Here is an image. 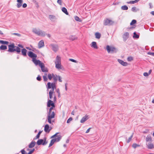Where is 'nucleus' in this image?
<instances>
[{
  "label": "nucleus",
  "instance_id": "obj_1",
  "mask_svg": "<svg viewBox=\"0 0 154 154\" xmlns=\"http://www.w3.org/2000/svg\"><path fill=\"white\" fill-rule=\"evenodd\" d=\"M53 100H49L47 102V106L48 107H50L49 109V112L48 113V116L47 117V119L48 122L49 123L52 124L55 121V113L54 111H52V110L55 108V106Z\"/></svg>",
  "mask_w": 154,
  "mask_h": 154
},
{
  "label": "nucleus",
  "instance_id": "obj_2",
  "mask_svg": "<svg viewBox=\"0 0 154 154\" xmlns=\"http://www.w3.org/2000/svg\"><path fill=\"white\" fill-rule=\"evenodd\" d=\"M61 137L60 133H57L54 135L52 136L51 137V138H53V139L51 140V142L49 146V147H50L53 145L55 142H58L61 139Z\"/></svg>",
  "mask_w": 154,
  "mask_h": 154
},
{
  "label": "nucleus",
  "instance_id": "obj_3",
  "mask_svg": "<svg viewBox=\"0 0 154 154\" xmlns=\"http://www.w3.org/2000/svg\"><path fill=\"white\" fill-rule=\"evenodd\" d=\"M8 48V51L9 52H13L15 51L19 53L21 51L19 47L15 46L14 43L9 45Z\"/></svg>",
  "mask_w": 154,
  "mask_h": 154
},
{
  "label": "nucleus",
  "instance_id": "obj_4",
  "mask_svg": "<svg viewBox=\"0 0 154 154\" xmlns=\"http://www.w3.org/2000/svg\"><path fill=\"white\" fill-rule=\"evenodd\" d=\"M33 32L38 35L44 36L45 35V32L40 29H37L36 28H33L32 29Z\"/></svg>",
  "mask_w": 154,
  "mask_h": 154
},
{
  "label": "nucleus",
  "instance_id": "obj_5",
  "mask_svg": "<svg viewBox=\"0 0 154 154\" xmlns=\"http://www.w3.org/2000/svg\"><path fill=\"white\" fill-rule=\"evenodd\" d=\"M49 96L50 100H53L54 102L56 101V97L53 90H50L49 92Z\"/></svg>",
  "mask_w": 154,
  "mask_h": 154
},
{
  "label": "nucleus",
  "instance_id": "obj_6",
  "mask_svg": "<svg viewBox=\"0 0 154 154\" xmlns=\"http://www.w3.org/2000/svg\"><path fill=\"white\" fill-rule=\"evenodd\" d=\"M114 23V21L108 19H105L103 22V24L105 26H110L112 25Z\"/></svg>",
  "mask_w": 154,
  "mask_h": 154
},
{
  "label": "nucleus",
  "instance_id": "obj_7",
  "mask_svg": "<svg viewBox=\"0 0 154 154\" xmlns=\"http://www.w3.org/2000/svg\"><path fill=\"white\" fill-rule=\"evenodd\" d=\"M106 49L108 53H109L110 52H116V48H115L108 45L106 46Z\"/></svg>",
  "mask_w": 154,
  "mask_h": 154
},
{
  "label": "nucleus",
  "instance_id": "obj_8",
  "mask_svg": "<svg viewBox=\"0 0 154 154\" xmlns=\"http://www.w3.org/2000/svg\"><path fill=\"white\" fill-rule=\"evenodd\" d=\"M48 143L47 141H46V139H39L38 140L37 142V143L38 145H46Z\"/></svg>",
  "mask_w": 154,
  "mask_h": 154
},
{
  "label": "nucleus",
  "instance_id": "obj_9",
  "mask_svg": "<svg viewBox=\"0 0 154 154\" xmlns=\"http://www.w3.org/2000/svg\"><path fill=\"white\" fill-rule=\"evenodd\" d=\"M47 88L48 89H50L51 88L52 89L51 90H53V91H54V89L56 88L55 84L54 83H51L50 82H48L47 83Z\"/></svg>",
  "mask_w": 154,
  "mask_h": 154
},
{
  "label": "nucleus",
  "instance_id": "obj_10",
  "mask_svg": "<svg viewBox=\"0 0 154 154\" xmlns=\"http://www.w3.org/2000/svg\"><path fill=\"white\" fill-rule=\"evenodd\" d=\"M28 56L31 58H32V59L36 58L37 56L32 51H29L28 53Z\"/></svg>",
  "mask_w": 154,
  "mask_h": 154
},
{
  "label": "nucleus",
  "instance_id": "obj_11",
  "mask_svg": "<svg viewBox=\"0 0 154 154\" xmlns=\"http://www.w3.org/2000/svg\"><path fill=\"white\" fill-rule=\"evenodd\" d=\"M51 129L52 128L50 127L48 124L46 125L45 126L44 131L46 132L49 133Z\"/></svg>",
  "mask_w": 154,
  "mask_h": 154
},
{
  "label": "nucleus",
  "instance_id": "obj_12",
  "mask_svg": "<svg viewBox=\"0 0 154 154\" xmlns=\"http://www.w3.org/2000/svg\"><path fill=\"white\" fill-rule=\"evenodd\" d=\"M89 118V117L88 115H85L84 116L82 117V119L80 121V122L81 123H83L87 120H88Z\"/></svg>",
  "mask_w": 154,
  "mask_h": 154
},
{
  "label": "nucleus",
  "instance_id": "obj_13",
  "mask_svg": "<svg viewBox=\"0 0 154 154\" xmlns=\"http://www.w3.org/2000/svg\"><path fill=\"white\" fill-rule=\"evenodd\" d=\"M41 69V70L43 72H48V69L47 68L45 67L44 64L43 63L40 66Z\"/></svg>",
  "mask_w": 154,
  "mask_h": 154
},
{
  "label": "nucleus",
  "instance_id": "obj_14",
  "mask_svg": "<svg viewBox=\"0 0 154 154\" xmlns=\"http://www.w3.org/2000/svg\"><path fill=\"white\" fill-rule=\"evenodd\" d=\"M32 61L35 65H38L39 66H41L42 64L43 63H42L39 60H36V58L33 59Z\"/></svg>",
  "mask_w": 154,
  "mask_h": 154
},
{
  "label": "nucleus",
  "instance_id": "obj_15",
  "mask_svg": "<svg viewBox=\"0 0 154 154\" xmlns=\"http://www.w3.org/2000/svg\"><path fill=\"white\" fill-rule=\"evenodd\" d=\"M118 61L120 64H121L123 66H126L128 65V63L126 62H124V61L118 59Z\"/></svg>",
  "mask_w": 154,
  "mask_h": 154
},
{
  "label": "nucleus",
  "instance_id": "obj_16",
  "mask_svg": "<svg viewBox=\"0 0 154 154\" xmlns=\"http://www.w3.org/2000/svg\"><path fill=\"white\" fill-rule=\"evenodd\" d=\"M147 148L149 149H152L154 148V145L152 143H146Z\"/></svg>",
  "mask_w": 154,
  "mask_h": 154
},
{
  "label": "nucleus",
  "instance_id": "obj_17",
  "mask_svg": "<svg viewBox=\"0 0 154 154\" xmlns=\"http://www.w3.org/2000/svg\"><path fill=\"white\" fill-rule=\"evenodd\" d=\"M17 7L18 8H20L21 7L23 3L22 0H17Z\"/></svg>",
  "mask_w": 154,
  "mask_h": 154
},
{
  "label": "nucleus",
  "instance_id": "obj_18",
  "mask_svg": "<svg viewBox=\"0 0 154 154\" xmlns=\"http://www.w3.org/2000/svg\"><path fill=\"white\" fill-rule=\"evenodd\" d=\"M44 46V41L43 40L40 41L38 43V48H40Z\"/></svg>",
  "mask_w": 154,
  "mask_h": 154
},
{
  "label": "nucleus",
  "instance_id": "obj_19",
  "mask_svg": "<svg viewBox=\"0 0 154 154\" xmlns=\"http://www.w3.org/2000/svg\"><path fill=\"white\" fill-rule=\"evenodd\" d=\"M55 64L61 63V58L58 56H57L55 61Z\"/></svg>",
  "mask_w": 154,
  "mask_h": 154
},
{
  "label": "nucleus",
  "instance_id": "obj_20",
  "mask_svg": "<svg viewBox=\"0 0 154 154\" xmlns=\"http://www.w3.org/2000/svg\"><path fill=\"white\" fill-rule=\"evenodd\" d=\"M129 35V33L126 32L125 33L123 36V38L124 41H126L128 38Z\"/></svg>",
  "mask_w": 154,
  "mask_h": 154
},
{
  "label": "nucleus",
  "instance_id": "obj_21",
  "mask_svg": "<svg viewBox=\"0 0 154 154\" xmlns=\"http://www.w3.org/2000/svg\"><path fill=\"white\" fill-rule=\"evenodd\" d=\"M35 144V142L34 140H32L29 145V148H32L34 147Z\"/></svg>",
  "mask_w": 154,
  "mask_h": 154
},
{
  "label": "nucleus",
  "instance_id": "obj_22",
  "mask_svg": "<svg viewBox=\"0 0 154 154\" xmlns=\"http://www.w3.org/2000/svg\"><path fill=\"white\" fill-rule=\"evenodd\" d=\"M91 47L94 48L95 49H97L98 47L97 45V44L96 42H93L91 43Z\"/></svg>",
  "mask_w": 154,
  "mask_h": 154
},
{
  "label": "nucleus",
  "instance_id": "obj_23",
  "mask_svg": "<svg viewBox=\"0 0 154 154\" xmlns=\"http://www.w3.org/2000/svg\"><path fill=\"white\" fill-rule=\"evenodd\" d=\"M95 36L96 38L98 39H99L100 38L101 36V34L99 32H97L95 33Z\"/></svg>",
  "mask_w": 154,
  "mask_h": 154
},
{
  "label": "nucleus",
  "instance_id": "obj_24",
  "mask_svg": "<svg viewBox=\"0 0 154 154\" xmlns=\"http://www.w3.org/2000/svg\"><path fill=\"white\" fill-rule=\"evenodd\" d=\"M52 48L53 50L55 51H57L58 50V46L56 45H52Z\"/></svg>",
  "mask_w": 154,
  "mask_h": 154
},
{
  "label": "nucleus",
  "instance_id": "obj_25",
  "mask_svg": "<svg viewBox=\"0 0 154 154\" xmlns=\"http://www.w3.org/2000/svg\"><path fill=\"white\" fill-rule=\"evenodd\" d=\"M27 51L25 49H23L21 50V53L24 56H26V52Z\"/></svg>",
  "mask_w": 154,
  "mask_h": 154
},
{
  "label": "nucleus",
  "instance_id": "obj_26",
  "mask_svg": "<svg viewBox=\"0 0 154 154\" xmlns=\"http://www.w3.org/2000/svg\"><path fill=\"white\" fill-rule=\"evenodd\" d=\"M77 38H78L75 36L71 35L69 37V39L72 41L76 40Z\"/></svg>",
  "mask_w": 154,
  "mask_h": 154
},
{
  "label": "nucleus",
  "instance_id": "obj_27",
  "mask_svg": "<svg viewBox=\"0 0 154 154\" xmlns=\"http://www.w3.org/2000/svg\"><path fill=\"white\" fill-rule=\"evenodd\" d=\"M146 140L147 142L151 141H152V139L151 137L149 135H148L146 138Z\"/></svg>",
  "mask_w": 154,
  "mask_h": 154
},
{
  "label": "nucleus",
  "instance_id": "obj_28",
  "mask_svg": "<svg viewBox=\"0 0 154 154\" xmlns=\"http://www.w3.org/2000/svg\"><path fill=\"white\" fill-rule=\"evenodd\" d=\"M55 67L57 69H62L61 63L55 64Z\"/></svg>",
  "mask_w": 154,
  "mask_h": 154
},
{
  "label": "nucleus",
  "instance_id": "obj_29",
  "mask_svg": "<svg viewBox=\"0 0 154 154\" xmlns=\"http://www.w3.org/2000/svg\"><path fill=\"white\" fill-rule=\"evenodd\" d=\"M139 10V9L137 8L136 7H133L131 8L132 11L134 12H136Z\"/></svg>",
  "mask_w": 154,
  "mask_h": 154
},
{
  "label": "nucleus",
  "instance_id": "obj_30",
  "mask_svg": "<svg viewBox=\"0 0 154 154\" xmlns=\"http://www.w3.org/2000/svg\"><path fill=\"white\" fill-rule=\"evenodd\" d=\"M140 0H135L134 1H130L129 2H127L128 4H134L135 3L137 2Z\"/></svg>",
  "mask_w": 154,
  "mask_h": 154
},
{
  "label": "nucleus",
  "instance_id": "obj_31",
  "mask_svg": "<svg viewBox=\"0 0 154 154\" xmlns=\"http://www.w3.org/2000/svg\"><path fill=\"white\" fill-rule=\"evenodd\" d=\"M74 18L75 20L79 22H82V20L81 19L79 18V17L77 16H75L74 17Z\"/></svg>",
  "mask_w": 154,
  "mask_h": 154
},
{
  "label": "nucleus",
  "instance_id": "obj_32",
  "mask_svg": "<svg viewBox=\"0 0 154 154\" xmlns=\"http://www.w3.org/2000/svg\"><path fill=\"white\" fill-rule=\"evenodd\" d=\"M42 132V131H39L38 132V134H37V135L35 137V138H34L33 139L35 140L36 139H38L40 137V135Z\"/></svg>",
  "mask_w": 154,
  "mask_h": 154
},
{
  "label": "nucleus",
  "instance_id": "obj_33",
  "mask_svg": "<svg viewBox=\"0 0 154 154\" xmlns=\"http://www.w3.org/2000/svg\"><path fill=\"white\" fill-rule=\"evenodd\" d=\"M7 49V47L6 46L4 45H2L0 47V49L1 50H5Z\"/></svg>",
  "mask_w": 154,
  "mask_h": 154
},
{
  "label": "nucleus",
  "instance_id": "obj_34",
  "mask_svg": "<svg viewBox=\"0 0 154 154\" xmlns=\"http://www.w3.org/2000/svg\"><path fill=\"white\" fill-rule=\"evenodd\" d=\"M62 11L64 13H65L66 14V15H67V10L66 8H65L64 7L62 8Z\"/></svg>",
  "mask_w": 154,
  "mask_h": 154
},
{
  "label": "nucleus",
  "instance_id": "obj_35",
  "mask_svg": "<svg viewBox=\"0 0 154 154\" xmlns=\"http://www.w3.org/2000/svg\"><path fill=\"white\" fill-rule=\"evenodd\" d=\"M140 146V145L137 144L136 143H133L132 145V147L134 149H135L136 148Z\"/></svg>",
  "mask_w": 154,
  "mask_h": 154
},
{
  "label": "nucleus",
  "instance_id": "obj_36",
  "mask_svg": "<svg viewBox=\"0 0 154 154\" xmlns=\"http://www.w3.org/2000/svg\"><path fill=\"white\" fill-rule=\"evenodd\" d=\"M121 9L123 10H127L128 9V8L126 5H124L122 6Z\"/></svg>",
  "mask_w": 154,
  "mask_h": 154
},
{
  "label": "nucleus",
  "instance_id": "obj_37",
  "mask_svg": "<svg viewBox=\"0 0 154 154\" xmlns=\"http://www.w3.org/2000/svg\"><path fill=\"white\" fill-rule=\"evenodd\" d=\"M0 43L2 44H8L9 42L7 41H5L3 40H0Z\"/></svg>",
  "mask_w": 154,
  "mask_h": 154
},
{
  "label": "nucleus",
  "instance_id": "obj_38",
  "mask_svg": "<svg viewBox=\"0 0 154 154\" xmlns=\"http://www.w3.org/2000/svg\"><path fill=\"white\" fill-rule=\"evenodd\" d=\"M58 76L57 75H54V74H53V79L55 81H56L57 80V78H58Z\"/></svg>",
  "mask_w": 154,
  "mask_h": 154
},
{
  "label": "nucleus",
  "instance_id": "obj_39",
  "mask_svg": "<svg viewBox=\"0 0 154 154\" xmlns=\"http://www.w3.org/2000/svg\"><path fill=\"white\" fill-rule=\"evenodd\" d=\"M47 74L45 73V75L43 76V78L44 80L45 81H47L48 79L47 77Z\"/></svg>",
  "mask_w": 154,
  "mask_h": 154
},
{
  "label": "nucleus",
  "instance_id": "obj_40",
  "mask_svg": "<svg viewBox=\"0 0 154 154\" xmlns=\"http://www.w3.org/2000/svg\"><path fill=\"white\" fill-rule=\"evenodd\" d=\"M134 38H139V35L136 34L135 32L134 33V35L133 36Z\"/></svg>",
  "mask_w": 154,
  "mask_h": 154
},
{
  "label": "nucleus",
  "instance_id": "obj_41",
  "mask_svg": "<svg viewBox=\"0 0 154 154\" xmlns=\"http://www.w3.org/2000/svg\"><path fill=\"white\" fill-rule=\"evenodd\" d=\"M53 74H48V77L50 80H51L53 77Z\"/></svg>",
  "mask_w": 154,
  "mask_h": 154
},
{
  "label": "nucleus",
  "instance_id": "obj_42",
  "mask_svg": "<svg viewBox=\"0 0 154 154\" xmlns=\"http://www.w3.org/2000/svg\"><path fill=\"white\" fill-rule=\"evenodd\" d=\"M133 133L132 134V135L130 136V137L128 138V140H127V143H129L131 140V139L133 136Z\"/></svg>",
  "mask_w": 154,
  "mask_h": 154
},
{
  "label": "nucleus",
  "instance_id": "obj_43",
  "mask_svg": "<svg viewBox=\"0 0 154 154\" xmlns=\"http://www.w3.org/2000/svg\"><path fill=\"white\" fill-rule=\"evenodd\" d=\"M136 23V20H133L130 23L131 25H133V24Z\"/></svg>",
  "mask_w": 154,
  "mask_h": 154
},
{
  "label": "nucleus",
  "instance_id": "obj_44",
  "mask_svg": "<svg viewBox=\"0 0 154 154\" xmlns=\"http://www.w3.org/2000/svg\"><path fill=\"white\" fill-rule=\"evenodd\" d=\"M69 60L70 61H72V62H74V63H77L78 62L76 60H74L73 59H69Z\"/></svg>",
  "mask_w": 154,
  "mask_h": 154
},
{
  "label": "nucleus",
  "instance_id": "obj_45",
  "mask_svg": "<svg viewBox=\"0 0 154 154\" xmlns=\"http://www.w3.org/2000/svg\"><path fill=\"white\" fill-rule=\"evenodd\" d=\"M129 61H131L133 60V58L132 57H128L127 59Z\"/></svg>",
  "mask_w": 154,
  "mask_h": 154
},
{
  "label": "nucleus",
  "instance_id": "obj_46",
  "mask_svg": "<svg viewBox=\"0 0 154 154\" xmlns=\"http://www.w3.org/2000/svg\"><path fill=\"white\" fill-rule=\"evenodd\" d=\"M35 149H32L28 153H26V154H32L34 151Z\"/></svg>",
  "mask_w": 154,
  "mask_h": 154
},
{
  "label": "nucleus",
  "instance_id": "obj_47",
  "mask_svg": "<svg viewBox=\"0 0 154 154\" xmlns=\"http://www.w3.org/2000/svg\"><path fill=\"white\" fill-rule=\"evenodd\" d=\"M36 79L38 81H40L41 79V78L40 75H38V77H37Z\"/></svg>",
  "mask_w": 154,
  "mask_h": 154
},
{
  "label": "nucleus",
  "instance_id": "obj_48",
  "mask_svg": "<svg viewBox=\"0 0 154 154\" xmlns=\"http://www.w3.org/2000/svg\"><path fill=\"white\" fill-rule=\"evenodd\" d=\"M149 74L147 72H144L143 73V75L145 76H147L149 75Z\"/></svg>",
  "mask_w": 154,
  "mask_h": 154
},
{
  "label": "nucleus",
  "instance_id": "obj_49",
  "mask_svg": "<svg viewBox=\"0 0 154 154\" xmlns=\"http://www.w3.org/2000/svg\"><path fill=\"white\" fill-rule=\"evenodd\" d=\"M147 54L154 56V53L149 52L147 53Z\"/></svg>",
  "mask_w": 154,
  "mask_h": 154
},
{
  "label": "nucleus",
  "instance_id": "obj_50",
  "mask_svg": "<svg viewBox=\"0 0 154 154\" xmlns=\"http://www.w3.org/2000/svg\"><path fill=\"white\" fill-rule=\"evenodd\" d=\"M21 152L22 154H25L26 153V152L24 149H22Z\"/></svg>",
  "mask_w": 154,
  "mask_h": 154
},
{
  "label": "nucleus",
  "instance_id": "obj_51",
  "mask_svg": "<svg viewBox=\"0 0 154 154\" xmlns=\"http://www.w3.org/2000/svg\"><path fill=\"white\" fill-rule=\"evenodd\" d=\"M62 0H57V2L60 5H61Z\"/></svg>",
  "mask_w": 154,
  "mask_h": 154
},
{
  "label": "nucleus",
  "instance_id": "obj_52",
  "mask_svg": "<svg viewBox=\"0 0 154 154\" xmlns=\"http://www.w3.org/2000/svg\"><path fill=\"white\" fill-rule=\"evenodd\" d=\"M49 17L51 19H53L55 18V16L53 15H50L49 16Z\"/></svg>",
  "mask_w": 154,
  "mask_h": 154
},
{
  "label": "nucleus",
  "instance_id": "obj_53",
  "mask_svg": "<svg viewBox=\"0 0 154 154\" xmlns=\"http://www.w3.org/2000/svg\"><path fill=\"white\" fill-rule=\"evenodd\" d=\"M72 117L69 118V119H68V123L69 122L72 121Z\"/></svg>",
  "mask_w": 154,
  "mask_h": 154
},
{
  "label": "nucleus",
  "instance_id": "obj_54",
  "mask_svg": "<svg viewBox=\"0 0 154 154\" xmlns=\"http://www.w3.org/2000/svg\"><path fill=\"white\" fill-rule=\"evenodd\" d=\"M13 34L17 35L18 36H21V35L20 34L17 33H13Z\"/></svg>",
  "mask_w": 154,
  "mask_h": 154
},
{
  "label": "nucleus",
  "instance_id": "obj_55",
  "mask_svg": "<svg viewBox=\"0 0 154 154\" xmlns=\"http://www.w3.org/2000/svg\"><path fill=\"white\" fill-rule=\"evenodd\" d=\"M27 4L26 3H24L23 5V8H25L27 7Z\"/></svg>",
  "mask_w": 154,
  "mask_h": 154
},
{
  "label": "nucleus",
  "instance_id": "obj_56",
  "mask_svg": "<svg viewBox=\"0 0 154 154\" xmlns=\"http://www.w3.org/2000/svg\"><path fill=\"white\" fill-rule=\"evenodd\" d=\"M91 128H89L88 129H87V130L86 131V133H88L89 132L90 130L91 129Z\"/></svg>",
  "mask_w": 154,
  "mask_h": 154
},
{
  "label": "nucleus",
  "instance_id": "obj_57",
  "mask_svg": "<svg viewBox=\"0 0 154 154\" xmlns=\"http://www.w3.org/2000/svg\"><path fill=\"white\" fill-rule=\"evenodd\" d=\"M18 46L19 47L22 48L23 47V46L22 45H20V44H19L18 45Z\"/></svg>",
  "mask_w": 154,
  "mask_h": 154
},
{
  "label": "nucleus",
  "instance_id": "obj_58",
  "mask_svg": "<svg viewBox=\"0 0 154 154\" xmlns=\"http://www.w3.org/2000/svg\"><path fill=\"white\" fill-rule=\"evenodd\" d=\"M58 78L59 79V82H62V80H61V78H60V77L59 76H58Z\"/></svg>",
  "mask_w": 154,
  "mask_h": 154
},
{
  "label": "nucleus",
  "instance_id": "obj_59",
  "mask_svg": "<svg viewBox=\"0 0 154 154\" xmlns=\"http://www.w3.org/2000/svg\"><path fill=\"white\" fill-rule=\"evenodd\" d=\"M151 72H152V70L150 69V70H149V72L148 73H149V75H150V74H151Z\"/></svg>",
  "mask_w": 154,
  "mask_h": 154
},
{
  "label": "nucleus",
  "instance_id": "obj_60",
  "mask_svg": "<svg viewBox=\"0 0 154 154\" xmlns=\"http://www.w3.org/2000/svg\"><path fill=\"white\" fill-rule=\"evenodd\" d=\"M151 14L152 15H154V11H152L151 12Z\"/></svg>",
  "mask_w": 154,
  "mask_h": 154
},
{
  "label": "nucleus",
  "instance_id": "obj_61",
  "mask_svg": "<svg viewBox=\"0 0 154 154\" xmlns=\"http://www.w3.org/2000/svg\"><path fill=\"white\" fill-rule=\"evenodd\" d=\"M74 111H73L72 112H71V114L73 115H74Z\"/></svg>",
  "mask_w": 154,
  "mask_h": 154
},
{
  "label": "nucleus",
  "instance_id": "obj_62",
  "mask_svg": "<svg viewBox=\"0 0 154 154\" xmlns=\"http://www.w3.org/2000/svg\"><path fill=\"white\" fill-rule=\"evenodd\" d=\"M0 34L1 35H3V33L2 32V31L0 30Z\"/></svg>",
  "mask_w": 154,
  "mask_h": 154
},
{
  "label": "nucleus",
  "instance_id": "obj_63",
  "mask_svg": "<svg viewBox=\"0 0 154 154\" xmlns=\"http://www.w3.org/2000/svg\"><path fill=\"white\" fill-rule=\"evenodd\" d=\"M47 35L48 37L49 38L51 36V35L49 34H48Z\"/></svg>",
  "mask_w": 154,
  "mask_h": 154
},
{
  "label": "nucleus",
  "instance_id": "obj_64",
  "mask_svg": "<svg viewBox=\"0 0 154 154\" xmlns=\"http://www.w3.org/2000/svg\"><path fill=\"white\" fill-rule=\"evenodd\" d=\"M152 103H154V99H153V100H152Z\"/></svg>",
  "mask_w": 154,
  "mask_h": 154
}]
</instances>
